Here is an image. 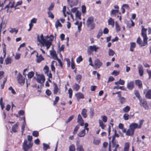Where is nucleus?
<instances>
[{"label": "nucleus", "instance_id": "nucleus-1", "mask_svg": "<svg viewBox=\"0 0 151 151\" xmlns=\"http://www.w3.org/2000/svg\"><path fill=\"white\" fill-rule=\"evenodd\" d=\"M37 40L38 42L41 44L40 47L46 46L47 47V49L48 50L52 44V40L50 39L48 40H47L44 37L43 34L41 35L40 36L37 35Z\"/></svg>", "mask_w": 151, "mask_h": 151}, {"label": "nucleus", "instance_id": "nucleus-2", "mask_svg": "<svg viewBox=\"0 0 151 151\" xmlns=\"http://www.w3.org/2000/svg\"><path fill=\"white\" fill-rule=\"evenodd\" d=\"M27 140L25 139L23 144L22 148L24 151H29L31 147H32L33 143L31 142L32 140V137L31 136L28 135L27 136Z\"/></svg>", "mask_w": 151, "mask_h": 151}, {"label": "nucleus", "instance_id": "nucleus-3", "mask_svg": "<svg viewBox=\"0 0 151 151\" xmlns=\"http://www.w3.org/2000/svg\"><path fill=\"white\" fill-rule=\"evenodd\" d=\"M94 19L92 17H89L86 21V25L90 27L91 30L93 29L95 27V24L93 23Z\"/></svg>", "mask_w": 151, "mask_h": 151}, {"label": "nucleus", "instance_id": "nucleus-4", "mask_svg": "<svg viewBox=\"0 0 151 151\" xmlns=\"http://www.w3.org/2000/svg\"><path fill=\"white\" fill-rule=\"evenodd\" d=\"M143 42L140 37H139L137 39V43L141 47L145 46L147 44V40L146 39L145 41H143Z\"/></svg>", "mask_w": 151, "mask_h": 151}, {"label": "nucleus", "instance_id": "nucleus-5", "mask_svg": "<svg viewBox=\"0 0 151 151\" xmlns=\"http://www.w3.org/2000/svg\"><path fill=\"white\" fill-rule=\"evenodd\" d=\"M141 35L143 37V40L145 41L146 39L147 40V37L146 34L147 29L145 28L143 26H141Z\"/></svg>", "mask_w": 151, "mask_h": 151}, {"label": "nucleus", "instance_id": "nucleus-6", "mask_svg": "<svg viewBox=\"0 0 151 151\" xmlns=\"http://www.w3.org/2000/svg\"><path fill=\"white\" fill-rule=\"evenodd\" d=\"M37 81L39 83H43L45 82V79L44 76L43 75H37Z\"/></svg>", "mask_w": 151, "mask_h": 151}, {"label": "nucleus", "instance_id": "nucleus-7", "mask_svg": "<svg viewBox=\"0 0 151 151\" xmlns=\"http://www.w3.org/2000/svg\"><path fill=\"white\" fill-rule=\"evenodd\" d=\"M99 47L97 46L96 45H94L92 46H90L89 48L88 49L87 51L88 52H92L94 51L95 52H96L97 51V50L99 49Z\"/></svg>", "mask_w": 151, "mask_h": 151}, {"label": "nucleus", "instance_id": "nucleus-8", "mask_svg": "<svg viewBox=\"0 0 151 151\" xmlns=\"http://www.w3.org/2000/svg\"><path fill=\"white\" fill-rule=\"evenodd\" d=\"M17 79L18 83L20 84H24L25 82V79L23 77L22 75L19 73L17 76Z\"/></svg>", "mask_w": 151, "mask_h": 151}, {"label": "nucleus", "instance_id": "nucleus-9", "mask_svg": "<svg viewBox=\"0 0 151 151\" xmlns=\"http://www.w3.org/2000/svg\"><path fill=\"white\" fill-rule=\"evenodd\" d=\"M102 63L100 60L97 59L94 62V68L95 69L99 68L102 65Z\"/></svg>", "mask_w": 151, "mask_h": 151}, {"label": "nucleus", "instance_id": "nucleus-10", "mask_svg": "<svg viewBox=\"0 0 151 151\" xmlns=\"http://www.w3.org/2000/svg\"><path fill=\"white\" fill-rule=\"evenodd\" d=\"M139 100L140 102V106H142L146 109H148V107L147 105L146 101L145 100H142L141 99Z\"/></svg>", "mask_w": 151, "mask_h": 151}, {"label": "nucleus", "instance_id": "nucleus-11", "mask_svg": "<svg viewBox=\"0 0 151 151\" xmlns=\"http://www.w3.org/2000/svg\"><path fill=\"white\" fill-rule=\"evenodd\" d=\"M77 122L81 126L84 125V121L80 114H78V115Z\"/></svg>", "mask_w": 151, "mask_h": 151}, {"label": "nucleus", "instance_id": "nucleus-12", "mask_svg": "<svg viewBox=\"0 0 151 151\" xmlns=\"http://www.w3.org/2000/svg\"><path fill=\"white\" fill-rule=\"evenodd\" d=\"M129 127L134 132L136 129H140L138 126V124L136 123H132L130 124Z\"/></svg>", "mask_w": 151, "mask_h": 151}, {"label": "nucleus", "instance_id": "nucleus-13", "mask_svg": "<svg viewBox=\"0 0 151 151\" xmlns=\"http://www.w3.org/2000/svg\"><path fill=\"white\" fill-rule=\"evenodd\" d=\"M119 137V135L116 133V130L114 131V136L113 137L111 141V143L113 145V146H114L115 144H116V142L114 141L115 137Z\"/></svg>", "mask_w": 151, "mask_h": 151}, {"label": "nucleus", "instance_id": "nucleus-14", "mask_svg": "<svg viewBox=\"0 0 151 151\" xmlns=\"http://www.w3.org/2000/svg\"><path fill=\"white\" fill-rule=\"evenodd\" d=\"M60 90L58 87L57 85L55 83L54 84L53 93L54 94H56L58 92L60 93Z\"/></svg>", "mask_w": 151, "mask_h": 151}, {"label": "nucleus", "instance_id": "nucleus-15", "mask_svg": "<svg viewBox=\"0 0 151 151\" xmlns=\"http://www.w3.org/2000/svg\"><path fill=\"white\" fill-rule=\"evenodd\" d=\"M139 73L140 76H142L144 73V70L142 66L139 65L138 66Z\"/></svg>", "mask_w": 151, "mask_h": 151}, {"label": "nucleus", "instance_id": "nucleus-16", "mask_svg": "<svg viewBox=\"0 0 151 151\" xmlns=\"http://www.w3.org/2000/svg\"><path fill=\"white\" fill-rule=\"evenodd\" d=\"M134 131L130 128L127 130L126 132V135L128 136H132L134 134Z\"/></svg>", "mask_w": 151, "mask_h": 151}, {"label": "nucleus", "instance_id": "nucleus-17", "mask_svg": "<svg viewBox=\"0 0 151 151\" xmlns=\"http://www.w3.org/2000/svg\"><path fill=\"white\" fill-rule=\"evenodd\" d=\"M134 82L133 81H130L127 84V88L129 90H132L134 88Z\"/></svg>", "mask_w": 151, "mask_h": 151}, {"label": "nucleus", "instance_id": "nucleus-18", "mask_svg": "<svg viewBox=\"0 0 151 151\" xmlns=\"http://www.w3.org/2000/svg\"><path fill=\"white\" fill-rule=\"evenodd\" d=\"M18 123H17L12 127V132H17L18 128Z\"/></svg>", "mask_w": 151, "mask_h": 151}, {"label": "nucleus", "instance_id": "nucleus-19", "mask_svg": "<svg viewBox=\"0 0 151 151\" xmlns=\"http://www.w3.org/2000/svg\"><path fill=\"white\" fill-rule=\"evenodd\" d=\"M108 23L109 25H111L112 27H114V19L111 18H110L108 21Z\"/></svg>", "mask_w": 151, "mask_h": 151}, {"label": "nucleus", "instance_id": "nucleus-20", "mask_svg": "<svg viewBox=\"0 0 151 151\" xmlns=\"http://www.w3.org/2000/svg\"><path fill=\"white\" fill-rule=\"evenodd\" d=\"M75 96L78 99H83L84 96L83 94L81 93H78L75 94Z\"/></svg>", "mask_w": 151, "mask_h": 151}, {"label": "nucleus", "instance_id": "nucleus-21", "mask_svg": "<svg viewBox=\"0 0 151 151\" xmlns=\"http://www.w3.org/2000/svg\"><path fill=\"white\" fill-rule=\"evenodd\" d=\"M37 57V63H40L42 60H44V58L41 55H40L39 56H38V54H37V55H36Z\"/></svg>", "mask_w": 151, "mask_h": 151}, {"label": "nucleus", "instance_id": "nucleus-22", "mask_svg": "<svg viewBox=\"0 0 151 151\" xmlns=\"http://www.w3.org/2000/svg\"><path fill=\"white\" fill-rule=\"evenodd\" d=\"M87 110L85 109H82L81 114L83 116L84 118H86L87 117Z\"/></svg>", "mask_w": 151, "mask_h": 151}, {"label": "nucleus", "instance_id": "nucleus-23", "mask_svg": "<svg viewBox=\"0 0 151 151\" xmlns=\"http://www.w3.org/2000/svg\"><path fill=\"white\" fill-rule=\"evenodd\" d=\"M12 61V58L10 57H7L5 60V63L6 65L11 64Z\"/></svg>", "mask_w": 151, "mask_h": 151}, {"label": "nucleus", "instance_id": "nucleus-24", "mask_svg": "<svg viewBox=\"0 0 151 151\" xmlns=\"http://www.w3.org/2000/svg\"><path fill=\"white\" fill-rule=\"evenodd\" d=\"M85 129H84L82 131L80 132L78 134V135L80 137H84L85 135Z\"/></svg>", "mask_w": 151, "mask_h": 151}, {"label": "nucleus", "instance_id": "nucleus-25", "mask_svg": "<svg viewBox=\"0 0 151 151\" xmlns=\"http://www.w3.org/2000/svg\"><path fill=\"white\" fill-rule=\"evenodd\" d=\"M135 84L138 86L139 88H141L142 87V81L139 80H136L135 81Z\"/></svg>", "mask_w": 151, "mask_h": 151}, {"label": "nucleus", "instance_id": "nucleus-26", "mask_svg": "<svg viewBox=\"0 0 151 151\" xmlns=\"http://www.w3.org/2000/svg\"><path fill=\"white\" fill-rule=\"evenodd\" d=\"M50 55L52 57V58L54 60H57L58 59V58L57 55L55 52H52L51 51H50Z\"/></svg>", "mask_w": 151, "mask_h": 151}, {"label": "nucleus", "instance_id": "nucleus-27", "mask_svg": "<svg viewBox=\"0 0 151 151\" xmlns=\"http://www.w3.org/2000/svg\"><path fill=\"white\" fill-rule=\"evenodd\" d=\"M80 86L78 84L75 83L73 86V88L74 90L77 91L79 89Z\"/></svg>", "mask_w": 151, "mask_h": 151}, {"label": "nucleus", "instance_id": "nucleus-28", "mask_svg": "<svg viewBox=\"0 0 151 151\" xmlns=\"http://www.w3.org/2000/svg\"><path fill=\"white\" fill-rule=\"evenodd\" d=\"M129 142H126L124 144V151H128L129 148Z\"/></svg>", "mask_w": 151, "mask_h": 151}, {"label": "nucleus", "instance_id": "nucleus-29", "mask_svg": "<svg viewBox=\"0 0 151 151\" xmlns=\"http://www.w3.org/2000/svg\"><path fill=\"white\" fill-rule=\"evenodd\" d=\"M55 63L56 64V62L55 61H53L52 62L51 65V70L52 71H53L54 72H55V68L54 65Z\"/></svg>", "mask_w": 151, "mask_h": 151}, {"label": "nucleus", "instance_id": "nucleus-30", "mask_svg": "<svg viewBox=\"0 0 151 151\" xmlns=\"http://www.w3.org/2000/svg\"><path fill=\"white\" fill-rule=\"evenodd\" d=\"M130 109V108L129 106H127L123 108L122 110L124 112L127 113L129 111Z\"/></svg>", "mask_w": 151, "mask_h": 151}, {"label": "nucleus", "instance_id": "nucleus-31", "mask_svg": "<svg viewBox=\"0 0 151 151\" xmlns=\"http://www.w3.org/2000/svg\"><path fill=\"white\" fill-rule=\"evenodd\" d=\"M145 96L147 99H151V90H149L147 92L145 95Z\"/></svg>", "mask_w": 151, "mask_h": 151}, {"label": "nucleus", "instance_id": "nucleus-32", "mask_svg": "<svg viewBox=\"0 0 151 151\" xmlns=\"http://www.w3.org/2000/svg\"><path fill=\"white\" fill-rule=\"evenodd\" d=\"M125 82L123 80H122L120 79L119 81L115 82V84L116 85L120 84L121 85H124V84Z\"/></svg>", "mask_w": 151, "mask_h": 151}, {"label": "nucleus", "instance_id": "nucleus-33", "mask_svg": "<svg viewBox=\"0 0 151 151\" xmlns=\"http://www.w3.org/2000/svg\"><path fill=\"white\" fill-rule=\"evenodd\" d=\"M81 13L79 11H77L75 14V16L76 18H78L81 19Z\"/></svg>", "mask_w": 151, "mask_h": 151}, {"label": "nucleus", "instance_id": "nucleus-34", "mask_svg": "<svg viewBox=\"0 0 151 151\" xmlns=\"http://www.w3.org/2000/svg\"><path fill=\"white\" fill-rule=\"evenodd\" d=\"M119 100L121 104H124L126 101L125 98L123 97L119 98Z\"/></svg>", "mask_w": 151, "mask_h": 151}, {"label": "nucleus", "instance_id": "nucleus-35", "mask_svg": "<svg viewBox=\"0 0 151 151\" xmlns=\"http://www.w3.org/2000/svg\"><path fill=\"white\" fill-rule=\"evenodd\" d=\"M55 27L56 28L58 29V27H62V25L60 22L59 20H57L55 24Z\"/></svg>", "mask_w": 151, "mask_h": 151}, {"label": "nucleus", "instance_id": "nucleus-36", "mask_svg": "<svg viewBox=\"0 0 151 151\" xmlns=\"http://www.w3.org/2000/svg\"><path fill=\"white\" fill-rule=\"evenodd\" d=\"M34 73L33 72L31 71L29 72L27 74L28 78L29 79L31 78L34 76Z\"/></svg>", "mask_w": 151, "mask_h": 151}, {"label": "nucleus", "instance_id": "nucleus-37", "mask_svg": "<svg viewBox=\"0 0 151 151\" xmlns=\"http://www.w3.org/2000/svg\"><path fill=\"white\" fill-rule=\"evenodd\" d=\"M99 126L101 127L102 129H104L106 126L104 124L103 122L101 120H99Z\"/></svg>", "mask_w": 151, "mask_h": 151}, {"label": "nucleus", "instance_id": "nucleus-38", "mask_svg": "<svg viewBox=\"0 0 151 151\" xmlns=\"http://www.w3.org/2000/svg\"><path fill=\"white\" fill-rule=\"evenodd\" d=\"M3 45H4V47L3 48V52L4 53L3 55L4 57L3 58H4L5 57L6 55V45L4 43H3Z\"/></svg>", "mask_w": 151, "mask_h": 151}, {"label": "nucleus", "instance_id": "nucleus-39", "mask_svg": "<svg viewBox=\"0 0 151 151\" xmlns=\"http://www.w3.org/2000/svg\"><path fill=\"white\" fill-rule=\"evenodd\" d=\"M100 142V140L99 139H94L93 141V144L96 145H98Z\"/></svg>", "mask_w": 151, "mask_h": 151}, {"label": "nucleus", "instance_id": "nucleus-40", "mask_svg": "<svg viewBox=\"0 0 151 151\" xmlns=\"http://www.w3.org/2000/svg\"><path fill=\"white\" fill-rule=\"evenodd\" d=\"M43 149L44 151L46 150L47 149L50 148L49 146L47 144L43 143Z\"/></svg>", "mask_w": 151, "mask_h": 151}, {"label": "nucleus", "instance_id": "nucleus-41", "mask_svg": "<svg viewBox=\"0 0 151 151\" xmlns=\"http://www.w3.org/2000/svg\"><path fill=\"white\" fill-rule=\"evenodd\" d=\"M114 52L113 50L110 49H109L108 51V54L109 56H113L114 55Z\"/></svg>", "mask_w": 151, "mask_h": 151}, {"label": "nucleus", "instance_id": "nucleus-42", "mask_svg": "<svg viewBox=\"0 0 151 151\" xmlns=\"http://www.w3.org/2000/svg\"><path fill=\"white\" fill-rule=\"evenodd\" d=\"M134 94L138 98L139 100L141 99L140 96L139 92L138 91L136 90L134 91Z\"/></svg>", "mask_w": 151, "mask_h": 151}, {"label": "nucleus", "instance_id": "nucleus-43", "mask_svg": "<svg viewBox=\"0 0 151 151\" xmlns=\"http://www.w3.org/2000/svg\"><path fill=\"white\" fill-rule=\"evenodd\" d=\"M9 32L11 33H13L14 32H15V34H16L18 32V29H16L15 28H11V30L9 31Z\"/></svg>", "mask_w": 151, "mask_h": 151}, {"label": "nucleus", "instance_id": "nucleus-44", "mask_svg": "<svg viewBox=\"0 0 151 151\" xmlns=\"http://www.w3.org/2000/svg\"><path fill=\"white\" fill-rule=\"evenodd\" d=\"M116 29L117 32H118L120 31V27L119 25L117 22H116L115 23Z\"/></svg>", "mask_w": 151, "mask_h": 151}, {"label": "nucleus", "instance_id": "nucleus-45", "mask_svg": "<svg viewBox=\"0 0 151 151\" xmlns=\"http://www.w3.org/2000/svg\"><path fill=\"white\" fill-rule=\"evenodd\" d=\"M129 115L127 114H125L123 115V118L125 120H127L129 119Z\"/></svg>", "mask_w": 151, "mask_h": 151}, {"label": "nucleus", "instance_id": "nucleus-46", "mask_svg": "<svg viewBox=\"0 0 151 151\" xmlns=\"http://www.w3.org/2000/svg\"><path fill=\"white\" fill-rule=\"evenodd\" d=\"M32 135L35 137H37L39 136V133L37 131H34L32 133Z\"/></svg>", "mask_w": 151, "mask_h": 151}, {"label": "nucleus", "instance_id": "nucleus-47", "mask_svg": "<svg viewBox=\"0 0 151 151\" xmlns=\"http://www.w3.org/2000/svg\"><path fill=\"white\" fill-rule=\"evenodd\" d=\"M82 60L83 58H82V56H80L77 58L76 62L78 63L79 64L82 61Z\"/></svg>", "mask_w": 151, "mask_h": 151}, {"label": "nucleus", "instance_id": "nucleus-48", "mask_svg": "<svg viewBox=\"0 0 151 151\" xmlns=\"http://www.w3.org/2000/svg\"><path fill=\"white\" fill-rule=\"evenodd\" d=\"M79 128V125H77L75 127L74 129V132H73V134H76V133H77V131H78V130Z\"/></svg>", "mask_w": 151, "mask_h": 151}, {"label": "nucleus", "instance_id": "nucleus-49", "mask_svg": "<svg viewBox=\"0 0 151 151\" xmlns=\"http://www.w3.org/2000/svg\"><path fill=\"white\" fill-rule=\"evenodd\" d=\"M47 13L48 15V17H50L51 19L54 18V16L52 12H50V11H48Z\"/></svg>", "mask_w": 151, "mask_h": 151}, {"label": "nucleus", "instance_id": "nucleus-50", "mask_svg": "<svg viewBox=\"0 0 151 151\" xmlns=\"http://www.w3.org/2000/svg\"><path fill=\"white\" fill-rule=\"evenodd\" d=\"M77 150L78 151H84V150L81 145H77Z\"/></svg>", "mask_w": 151, "mask_h": 151}, {"label": "nucleus", "instance_id": "nucleus-51", "mask_svg": "<svg viewBox=\"0 0 151 151\" xmlns=\"http://www.w3.org/2000/svg\"><path fill=\"white\" fill-rule=\"evenodd\" d=\"M81 78V76L78 75L76 76V79L78 83H80Z\"/></svg>", "mask_w": 151, "mask_h": 151}, {"label": "nucleus", "instance_id": "nucleus-52", "mask_svg": "<svg viewBox=\"0 0 151 151\" xmlns=\"http://www.w3.org/2000/svg\"><path fill=\"white\" fill-rule=\"evenodd\" d=\"M75 146L74 145H71L69 147V151H75Z\"/></svg>", "mask_w": 151, "mask_h": 151}, {"label": "nucleus", "instance_id": "nucleus-53", "mask_svg": "<svg viewBox=\"0 0 151 151\" xmlns=\"http://www.w3.org/2000/svg\"><path fill=\"white\" fill-rule=\"evenodd\" d=\"M54 6V4L53 3H51L48 9V10L49 11H50L53 10Z\"/></svg>", "mask_w": 151, "mask_h": 151}, {"label": "nucleus", "instance_id": "nucleus-54", "mask_svg": "<svg viewBox=\"0 0 151 151\" xmlns=\"http://www.w3.org/2000/svg\"><path fill=\"white\" fill-rule=\"evenodd\" d=\"M68 93L69 94V97L70 98H71L72 97L73 91L71 88H70L68 89Z\"/></svg>", "mask_w": 151, "mask_h": 151}, {"label": "nucleus", "instance_id": "nucleus-55", "mask_svg": "<svg viewBox=\"0 0 151 151\" xmlns=\"http://www.w3.org/2000/svg\"><path fill=\"white\" fill-rule=\"evenodd\" d=\"M26 125V122H23V124L22 126V134H23L24 131V128Z\"/></svg>", "mask_w": 151, "mask_h": 151}, {"label": "nucleus", "instance_id": "nucleus-56", "mask_svg": "<svg viewBox=\"0 0 151 151\" xmlns=\"http://www.w3.org/2000/svg\"><path fill=\"white\" fill-rule=\"evenodd\" d=\"M89 113V116L90 117L92 118L93 116L94 115L93 110V109H91Z\"/></svg>", "mask_w": 151, "mask_h": 151}, {"label": "nucleus", "instance_id": "nucleus-57", "mask_svg": "<svg viewBox=\"0 0 151 151\" xmlns=\"http://www.w3.org/2000/svg\"><path fill=\"white\" fill-rule=\"evenodd\" d=\"M102 35V32L101 30H99V31L97 34V38L99 39Z\"/></svg>", "mask_w": 151, "mask_h": 151}, {"label": "nucleus", "instance_id": "nucleus-58", "mask_svg": "<svg viewBox=\"0 0 151 151\" xmlns=\"http://www.w3.org/2000/svg\"><path fill=\"white\" fill-rule=\"evenodd\" d=\"M0 104L1 106V109L3 110L4 107V104H3V99L2 98H1L0 100Z\"/></svg>", "mask_w": 151, "mask_h": 151}, {"label": "nucleus", "instance_id": "nucleus-59", "mask_svg": "<svg viewBox=\"0 0 151 151\" xmlns=\"http://www.w3.org/2000/svg\"><path fill=\"white\" fill-rule=\"evenodd\" d=\"M102 121L104 122H106L107 120V117L105 116H101Z\"/></svg>", "mask_w": 151, "mask_h": 151}, {"label": "nucleus", "instance_id": "nucleus-60", "mask_svg": "<svg viewBox=\"0 0 151 151\" xmlns=\"http://www.w3.org/2000/svg\"><path fill=\"white\" fill-rule=\"evenodd\" d=\"M44 69L45 74H47L49 73V68L47 65L45 67Z\"/></svg>", "mask_w": 151, "mask_h": 151}, {"label": "nucleus", "instance_id": "nucleus-61", "mask_svg": "<svg viewBox=\"0 0 151 151\" xmlns=\"http://www.w3.org/2000/svg\"><path fill=\"white\" fill-rule=\"evenodd\" d=\"M82 12L83 13H85L86 12V7L85 5H83L81 6Z\"/></svg>", "mask_w": 151, "mask_h": 151}, {"label": "nucleus", "instance_id": "nucleus-62", "mask_svg": "<svg viewBox=\"0 0 151 151\" xmlns=\"http://www.w3.org/2000/svg\"><path fill=\"white\" fill-rule=\"evenodd\" d=\"M59 97H58V96H56V97H55V100L54 101V102H53V104H54V105H55L56 104H57V103L58 101L59 100Z\"/></svg>", "mask_w": 151, "mask_h": 151}, {"label": "nucleus", "instance_id": "nucleus-63", "mask_svg": "<svg viewBox=\"0 0 151 151\" xmlns=\"http://www.w3.org/2000/svg\"><path fill=\"white\" fill-rule=\"evenodd\" d=\"M144 121V120L143 119H141L139 121V124H138V126H139L140 128H141V127L142 126V125Z\"/></svg>", "mask_w": 151, "mask_h": 151}, {"label": "nucleus", "instance_id": "nucleus-64", "mask_svg": "<svg viewBox=\"0 0 151 151\" xmlns=\"http://www.w3.org/2000/svg\"><path fill=\"white\" fill-rule=\"evenodd\" d=\"M73 117L74 116L73 115H71V116H70L68 119V120L65 122L66 123H67L69 122L73 119Z\"/></svg>", "mask_w": 151, "mask_h": 151}]
</instances>
